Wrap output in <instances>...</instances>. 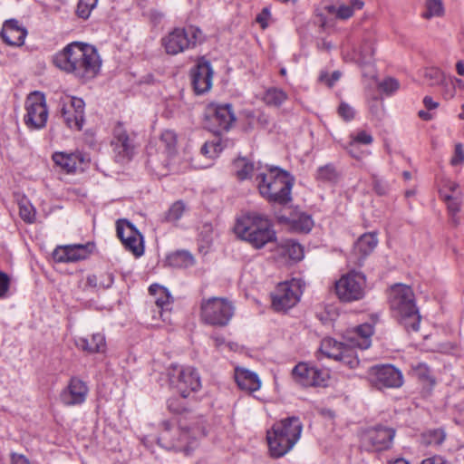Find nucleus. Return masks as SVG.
Here are the masks:
<instances>
[{
  "label": "nucleus",
  "mask_w": 464,
  "mask_h": 464,
  "mask_svg": "<svg viewBox=\"0 0 464 464\" xmlns=\"http://www.w3.org/2000/svg\"><path fill=\"white\" fill-rule=\"evenodd\" d=\"M53 63L61 71L82 82L94 79L102 67L98 50L82 42L68 44L53 56Z\"/></svg>",
  "instance_id": "obj_1"
},
{
  "label": "nucleus",
  "mask_w": 464,
  "mask_h": 464,
  "mask_svg": "<svg viewBox=\"0 0 464 464\" xmlns=\"http://www.w3.org/2000/svg\"><path fill=\"white\" fill-rule=\"evenodd\" d=\"M206 435L203 420L193 424L164 421L159 436V443L165 449L183 452L189 456Z\"/></svg>",
  "instance_id": "obj_2"
},
{
  "label": "nucleus",
  "mask_w": 464,
  "mask_h": 464,
  "mask_svg": "<svg viewBox=\"0 0 464 464\" xmlns=\"http://www.w3.org/2000/svg\"><path fill=\"white\" fill-rule=\"evenodd\" d=\"M234 232L239 238L256 249L276 239L271 220L258 212H246L238 216Z\"/></svg>",
  "instance_id": "obj_3"
},
{
  "label": "nucleus",
  "mask_w": 464,
  "mask_h": 464,
  "mask_svg": "<svg viewBox=\"0 0 464 464\" xmlns=\"http://www.w3.org/2000/svg\"><path fill=\"white\" fill-rule=\"evenodd\" d=\"M256 182L260 195L269 202L286 204L291 201L294 178L287 171L266 166L258 170Z\"/></svg>",
  "instance_id": "obj_4"
},
{
  "label": "nucleus",
  "mask_w": 464,
  "mask_h": 464,
  "mask_svg": "<svg viewBox=\"0 0 464 464\" xmlns=\"http://www.w3.org/2000/svg\"><path fill=\"white\" fill-rule=\"evenodd\" d=\"M303 424L297 417H288L276 422L266 431V440L271 457H284L293 450L301 438Z\"/></svg>",
  "instance_id": "obj_5"
},
{
  "label": "nucleus",
  "mask_w": 464,
  "mask_h": 464,
  "mask_svg": "<svg viewBox=\"0 0 464 464\" xmlns=\"http://www.w3.org/2000/svg\"><path fill=\"white\" fill-rule=\"evenodd\" d=\"M389 304L393 315L408 330L418 331L420 316L411 286L396 284L389 291Z\"/></svg>",
  "instance_id": "obj_6"
},
{
  "label": "nucleus",
  "mask_w": 464,
  "mask_h": 464,
  "mask_svg": "<svg viewBox=\"0 0 464 464\" xmlns=\"http://www.w3.org/2000/svg\"><path fill=\"white\" fill-rule=\"evenodd\" d=\"M235 314L233 303L225 297L203 298L199 306L200 320L208 325L225 327Z\"/></svg>",
  "instance_id": "obj_7"
},
{
  "label": "nucleus",
  "mask_w": 464,
  "mask_h": 464,
  "mask_svg": "<svg viewBox=\"0 0 464 464\" xmlns=\"http://www.w3.org/2000/svg\"><path fill=\"white\" fill-rule=\"evenodd\" d=\"M203 40L202 31L197 26L189 25L174 28L162 37L161 44L168 54L176 55L196 47Z\"/></svg>",
  "instance_id": "obj_8"
},
{
  "label": "nucleus",
  "mask_w": 464,
  "mask_h": 464,
  "mask_svg": "<svg viewBox=\"0 0 464 464\" xmlns=\"http://www.w3.org/2000/svg\"><path fill=\"white\" fill-rule=\"evenodd\" d=\"M168 377L170 386L183 398L201 387V381L197 370L191 366L173 364L168 369Z\"/></svg>",
  "instance_id": "obj_9"
},
{
  "label": "nucleus",
  "mask_w": 464,
  "mask_h": 464,
  "mask_svg": "<svg viewBox=\"0 0 464 464\" xmlns=\"http://www.w3.org/2000/svg\"><path fill=\"white\" fill-rule=\"evenodd\" d=\"M335 294L344 303L362 300L366 294L365 276L354 270L343 275L335 282Z\"/></svg>",
  "instance_id": "obj_10"
},
{
  "label": "nucleus",
  "mask_w": 464,
  "mask_h": 464,
  "mask_svg": "<svg viewBox=\"0 0 464 464\" xmlns=\"http://www.w3.org/2000/svg\"><path fill=\"white\" fill-rule=\"evenodd\" d=\"M304 283L298 278L280 283L271 294L272 306L277 311H286L294 307L303 295Z\"/></svg>",
  "instance_id": "obj_11"
},
{
  "label": "nucleus",
  "mask_w": 464,
  "mask_h": 464,
  "mask_svg": "<svg viewBox=\"0 0 464 464\" xmlns=\"http://www.w3.org/2000/svg\"><path fill=\"white\" fill-rule=\"evenodd\" d=\"M24 109V121L29 129L41 130L45 127L49 113L42 92H31L25 100Z\"/></svg>",
  "instance_id": "obj_12"
},
{
  "label": "nucleus",
  "mask_w": 464,
  "mask_h": 464,
  "mask_svg": "<svg viewBox=\"0 0 464 464\" xmlns=\"http://www.w3.org/2000/svg\"><path fill=\"white\" fill-rule=\"evenodd\" d=\"M319 350L325 357L341 362L350 368H355L359 364L355 350L346 341L337 342L334 338L326 337L322 340Z\"/></svg>",
  "instance_id": "obj_13"
},
{
  "label": "nucleus",
  "mask_w": 464,
  "mask_h": 464,
  "mask_svg": "<svg viewBox=\"0 0 464 464\" xmlns=\"http://www.w3.org/2000/svg\"><path fill=\"white\" fill-rule=\"evenodd\" d=\"M367 379L378 389L399 388L403 384V375L391 364L375 365L367 372Z\"/></svg>",
  "instance_id": "obj_14"
},
{
  "label": "nucleus",
  "mask_w": 464,
  "mask_h": 464,
  "mask_svg": "<svg viewBox=\"0 0 464 464\" xmlns=\"http://www.w3.org/2000/svg\"><path fill=\"white\" fill-rule=\"evenodd\" d=\"M84 107L85 103L81 98L69 95L61 98V116L70 129L82 130L84 121Z\"/></svg>",
  "instance_id": "obj_15"
},
{
  "label": "nucleus",
  "mask_w": 464,
  "mask_h": 464,
  "mask_svg": "<svg viewBox=\"0 0 464 464\" xmlns=\"http://www.w3.org/2000/svg\"><path fill=\"white\" fill-rule=\"evenodd\" d=\"M293 379L303 386L324 385L329 374L308 362H299L292 370Z\"/></svg>",
  "instance_id": "obj_16"
},
{
  "label": "nucleus",
  "mask_w": 464,
  "mask_h": 464,
  "mask_svg": "<svg viewBox=\"0 0 464 464\" xmlns=\"http://www.w3.org/2000/svg\"><path fill=\"white\" fill-rule=\"evenodd\" d=\"M116 229L117 235L126 249L130 251L137 257L143 255V237L130 222L119 220Z\"/></svg>",
  "instance_id": "obj_17"
},
{
  "label": "nucleus",
  "mask_w": 464,
  "mask_h": 464,
  "mask_svg": "<svg viewBox=\"0 0 464 464\" xmlns=\"http://www.w3.org/2000/svg\"><path fill=\"white\" fill-rule=\"evenodd\" d=\"M111 147L115 160L121 163L129 161L134 154L133 140L121 123H118L113 129Z\"/></svg>",
  "instance_id": "obj_18"
},
{
  "label": "nucleus",
  "mask_w": 464,
  "mask_h": 464,
  "mask_svg": "<svg viewBox=\"0 0 464 464\" xmlns=\"http://www.w3.org/2000/svg\"><path fill=\"white\" fill-rule=\"evenodd\" d=\"M395 430L386 427L368 429L362 435V443L368 450H383L392 445Z\"/></svg>",
  "instance_id": "obj_19"
},
{
  "label": "nucleus",
  "mask_w": 464,
  "mask_h": 464,
  "mask_svg": "<svg viewBox=\"0 0 464 464\" xmlns=\"http://www.w3.org/2000/svg\"><path fill=\"white\" fill-rule=\"evenodd\" d=\"M210 121L213 123L212 131L220 133L228 130L236 121V116L231 104H213L208 107Z\"/></svg>",
  "instance_id": "obj_20"
},
{
  "label": "nucleus",
  "mask_w": 464,
  "mask_h": 464,
  "mask_svg": "<svg viewBox=\"0 0 464 464\" xmlns=\"http://www.w3.org/2000/svg\"><path fill=\"white\" fill-rule=\"evenodd\" d=\"M89 389L84 382L77 377H72L67 387L61 392L60 399L66 406L80 405L85 401Z\"/></svg>",
  "instance_id": "obj_21"
},
{
  "label": "nucleus",
  "mask_w": 464,
  "mask_h": 464,
  "mask_svg": "<svg viewBox=\"0 0 464 464\" xmlns=\"http://www.w3.org/2000/svg\"><path fill=\"white\" fill-rule=\"evenodd\" d=\"M373 332L372 324L368 323L362 324L347 330L344 340L353 350H355V347L365 350L372 344Z\"/></svg>",
  "instance_id": "obj_22"
},
{
  "label": "nucleus",
  "mask_w": 464,
  "mask_h": 464,
  "mask_svg": "<svg viewBox=\"0 0 464 464\" xmlns=\"http://www.w3.org/2000/svg\"><path fill=\"white\" fill-rule=\"evenodd\" d=\"M192 84L198 94L204 93L212 86L213 70L210 63L200 60L191 72Z\"/></svg>",
  "instance_id": "obj_23"
},
{
  "label": "nucleus",
  "mask_w": 464,
  "mask_h": 464,
  "mask_svg": "<svg viewBox=\"0 0 464 464\" xmlns=\"http://www.w3.org/2000/svg\"><path fill=\"white\" fill-rule=\"evenodd\" d=\"M90 254L91 246L89 244L68 245L55 248L53 258L59 263H70L86 259Z\"/></svg>",
  "instance_id": "obj_24"
},
{
  "label": "nucleus",
  "mask_w": 464,
  "mask_h": 464,
  "mask_svg": "<svg viewBox=\"0 0 464 464\" xmlns=\"http://www.w3.org/2000/svg\"><path fill=\"white\" fill-rule=\"evenodd\" d=\"M2 39L9 45H22L26 36V30L14 19L5 21L1 31Z\"/></svg>",
  "instance_id": "obj_25"
},
{
  "label": "nucleus",
  "mask_w": 464,
  "mask_h": 464,
  "mask_svg": "<svg viewBox=\"0 0 464 464\" xmlns=\"http://www.w3.org/2000/svg\"><path fill=\"white\" fill-rule=\"evenodd\" d=\"M235 381L241 390L248 392L258 391L261 387V381L258 375L242 367L235 369Z\"/></svg>",
  "instance_id": "obj_26"
},
{
  "label": "nucleus",
  "mask_w": 464,
  "mask_h": 464,
  "mask_svg": "<svg viewBox=\"0 0 464 464\" xmlns=\"http://www.w3.org/2000/svg\"><path fill=\"white\" fill-rule=\"evenodd\" d=\"M149 292L155 298V304L160 308V314L164 322L169 321L168 312L172 303V297L169 291L157 284L151 285L149 288Z\"/></svg>",
  "instance_id": "obj_27"
},
{
  "label": "nucleus",
  "mask_w": 464,
  "mask_h": 464,
  "mask_svg": "<svg viewBox=\"0 0 464 464\" xmlns=\"http://www.w3.org/2000/svg\"><path fill=\"white\" fill-rule=\"evenodd\" d=\"M53 160L67 173L75 172L83 162V157L81 153H67L58 151L53 153Z\"/></svg>",
  "instance_id": "obj_28"
},
{
  "label": "nucleus",
  "mask_w": 464,
  "mask_h": 464,
  "mask_svg": "<svg viewBox=\"0 0 464 464\" xmlns=\"http://www.w3.org/2000/svg\"><path fill=\"white\" fill-rule=\"evenodd\" d=\"M78 348L88 353H102L105 350V337L102 334H94L90 338L79 337L75 341Z\"/></svg>",
  "instance_id": "obj_29"
},
{
  "label": "nucleus",
  "mask_w": 464,
  "mask_h": 464,
  "mask_svg": "<svg viewBox=\"0 0 464 464\" xmlns=\"http://www.w3.org/2000/svg\"><path fill=\"white\" fill-rule=\"evenodd\" d=\"M262 169V167H255V165L246 158H238L233 162V170L237 179L241 180L252 178L255 173L256 175L258 170Z\"/></svg>",
  "instance_id": "obj_30"
},
{
  "label": "nucleus",
  "mask_w": 464,
  "mask_h": 464,
  "mask_svg": "<svg viewBox=\"0 0 464 464\" xmlns=\"http://www.w3.org/2000/svg\"><path fill=\"white\" fill-rule=\"evenodd\" d=\"M377 244L378 239L375 233H365L361 236L354 245L355 253H359L361 255L359 261L371 254L376 247Z\"/></svg>",
  "instance_id": "obj_31"
},
{
  "label": "nucleus",
  "mask_w": 464,
  "mask_h": 464,
  "mask_svg": "<svg viewBox=\"0 0 464 464\" xmlns=\"http://www.w3.org/2000/svg\"><path fill=\"white\" fill-rule=\"evenodd\" d=\"M373 141L372 134L366 130H359L354 134H351V140L345 147L348 153L356 160H361V156L354 152V147L357 144L370 145Z\"/></svg>",
  "instance_id": "obj_32"
},
{
  "label": "nucleus",
  "mask_w": 464,
  "mask_h": 464,
  "mask_svg": "<svg viewBox=\"0 0 464 464\" xmlns=\"http://www.w3.org/2000/svg\"><path fill=\"white\" fill-rule=\"evenodd\" d=\"M177 145V136L174 131L166 130H164L158 141L159 149L161 153L169 157L174 154Z\"/></svg>",
  "instance_id": "obj_33"
},
{
  "label": "nucleus",
  "mask_w": 464,
  "mask_h": 464,
  "mask_svg": "<svg viewBox=\"0 0 464 464\" xmlns=\"http://www.w3.org/2000/svg\"><path fill=\"white\" fill-rule=\"evenodd\" d=\"M374 46L372 42H364L359 50L355 51L353 59L359 64H370L374 55Z\"/></svg>",
  "instance_id": "obj_34"
},
{
  "label": "nucleus",
  "mask_w": 464,
  "mask_h": 464,
  "mask_svg": "<svg viewBox=\"0 0 464 464\" xmlns=\"http://www.w3.org/2000/svg\"><path fill=\"white\" fill-rule=\"evenodd\" d=\"M287 99V94L279 88H269L264 94V102L269 106L279 107Z\"/></svg>",
  "instance_id": "obj_35"
},
{
  "label": "nucleus",
  "mask_w": 464,
  "mask_h": 464,
  "mask_svg": "<svg viewBox=\"0 0 464 464\" xmlns=\"http://www.w3.org/2000/svg\"><path fill=\"white\" fill-rule=\"evenodd\" d=\"M422 77L424 82L430 86L439 85L444 82V73L438 67H426L422 70Z\"/></svg>",
  "instance_id": "obj_36"
},
{
  "label": "nucleus",
  "mask_w": 464,
  "mask_h": 464,
  "mask_svg": "<svg viewBox=\"0 0 464 464\" xmlns=\"http://www.w3.org/2000/svg\"><path fill=\"white\" fill-rule=\"evenodd\" d=\"M364 5L362 0H351L349 5H341L336 10V18L341 20H347L353 15L355 10L362 9Z\"/></svg>",
  "instance_id": "obj_37"
},
{
  "label": "nucleus",
  "mask_w": 464,
  "mask_h": 464,
  "mask_svg": "<svg viewBox=\"0 0 464 464\" xmlns=\"http://www.w3.org/2000/svg\"><path fill=\"white\" fill-rule=\"evenodd\" d=\"M425 12L421 14L424 19L440 17L445 12L442 0H425Z\"/></svg>",
  "instance_id": "obj_38"
},
{
  "label": "nucleus",
  "mask_w": 464,
  "mask_h": 464,
  "mask_svg": "<svg viewBox=\"0 0 464 464\" xmlns=\"http://www.w3.org/2000/svg\"><path fill=\"white\" fill-rule=\"evenodd\" d=\"M441 198L446 202L447 208L452 215L457 214L460 210L461 198L459 194H450L444 189L441 191Z\"/></svg>",
  "instance_id": "obj_39"
},
{
  "label": "nucleus",
  "mask_w": 464,
  "mask_h": 464,
  "mask_svg": "<svg viewBox=\"0 0 464 464\" xmlns=\"http://www.w3.org/2000/svg\"><path fill=\"white\" fill-rule=\"evenodd\" d=\"M285 254L295 261H299L304 257V249L300 244L293 240H287L284 244Z\"/></svg>",
  "instance_id": "obj_40"
},
{
  "label": "nucleus",
  "mask_w": 464,
  "mask_h": 464,
  "mask_svg": "<svg viewBox=\"0 0 464 464\" xmlns=\"http://www.w3.org/2000/svg\"><path fill=\"white\" fill-rule=\"evenodd\" d=\"M223 150L219 139H215L211 141H207L201 148V153L209 159L217 157Z\"/></svg>",
  "instance_id": "obj_41"
},
{
  "label": "nucleus",
  "mask_w": 464,
  "mask_h": 464,
  "mask_svg": "<svg viewBox=\"0 0 464 464\" xmlns=\"http://www.w3.org/2000/svg\"><path fill=\"white\" fill-rule=\"evenodd\" d=\"M186 210L185 204L182 201L173 203L166 213L165 219L168 222H177Z\"/></svg>",
  "instance_id": "obj_42"
},
{
  "label": "nucleus",
  "mask_w": 464,
  "mask_h": 464,
  "mask_svg": "<svg viewBox=\"0 0 464 464\" xmlns=\"http://www.w3.org/2000/svg\"><path fill=\"white\" fill-rule=\"evenodd\" d=\"M19 214L21 218L26 223L32 224L35 220V209L34 206L27 201H22L19 204Z\"/></svg>",
  "instance_id": "obj_43"
},
{
  "label": "nucleus",
  "mask_w": 464,
  "mask_h": 464,
  "mask_svg": "<svg viewBox=\"0 0 464 464\" xmlns=\"http://www.w3.org/2000/svg\"><path fill=\"white\" fill-rule=\"evenodd\" d=\"M169 261L174 266H190L193 264V256L187 251H179L170 256Z\"/></svg>",
  "instance_id": "obj_44"
},
{
  "label": "nucleus",
  "mask_w": 464,
  "mask_h": 464,
  "mask_svg": "<svg viewBox=\"0 0 464 464\" xmlns=\"http://www.w3.org/2000/svg\"><path fill=\"white\" fill-rule=\"evenodd\" d=\"M98 0H79L76 13L81 18L86 19L96 7Z\"/></svg>",
  "instance_id": "obj_45"
},
{
  "label": "nucleus",
  "mask_w": 464,
  "mask_h": 464,
  "mask_svg": "<svg viewBox=\"0 0 464 464\" xmlns=\"http://www.w3.org/2000/svg\"><path fill=\"white\" fill-rule=\"evenodd\" d=\"M337 177V171L335 168L331 164L323 166L317 170V179L323 181H335Z\"/></svg>",
  "instance_id": "obj_46"
},
{
  "label": "nucleus",
  "mask_w": 464,
  "mask_h": 464,
  "mask_svg": "<svg viewBox=\"0 0 464 464\" xmlns=\"http://www.w3.org/2000/svg\"><path fill=\"white\" fill-rule=\"evenodd\" d=\"M415 373L420 380L427 382L430 387L435 385V379L431 376L430 370L425 363H419L415 368Z\"/></svg>",
  "instance_id": "obj_47"
},
{
  "label": "nucleus",
  "mask_w": 464,
  "mask_h": 464,
  "mask_svg": "<svg viewBox=\"0 0 464 464\" xmlns=\"http://www.w3.org/2000/svg\"><path fill=\"white\" fill-rule=\"evenodd\" d=\"M445 433L442 430H433L428 431L424 435V439L427 444L440 445L445 440Z\"/></svg>",
  "instance_id": "obj_48"
},
{
  "label": "nucleus",
  "mask_w": 464,
  "mask_h": 464,
  "mask_svg": "<svg viewBox=\"0 0 464 464\" xmlns=\"http://www.w3.org/2000/svg\"><path fill=\"white\" fill-rule=\"evenodd\" d=\"M378 86L383 92L392 94L399 89L400 83L394 78H387L381 82Z\"/></svg>",
  "instance_id": "obj_49"
},
{
  "label": "nucleus",
  "mask_w": 464,
  "mask_h": 464,
  "mask_svg": "<svg viewBox=\"0 0 464 464\" xmlns=\"http://www.w3.org/2000/svg\"><path fill=\"white\" fill-rule=\"evenodd\" d=\"M295 223V228L305 233L309 232L314 225L313 219L307 215H301Z\"/></svg>",
  "instance_id": "obj_50"
},
{
  "label": "nucleus",
  "mask_w": 464,
  "mask_h": 464,
  "mask_svg": "<svg viewBox=\"0 0 464 464\" xmlns=\"http://www.w3.org/2000/svg\"><path fill=\"white\" fill-rule=\"evenodd\" d=\"M464 162V149L461 143H457L455 145L454 154L450 160V164L452 166H459Z\"/></svg>",
  "instance_id": "obj_51"
},
{
  "label": "nucleus",
  "mask_w": 464,
  "mask_h": 464,
  "mask_svg": "<svg viewBox=\"0 0 464 464\" xmlns=\"http://www.w3.org/2000/svg\"><path fill=\"white\" fill-rule=\"evenodd\" d=\"M339 115L345 121H351L354 118V110L347 103L342 102L338 108Z\"/></svg>",
  "instance_id": "obj_52"
},
{
  "label": "nucleus",
  "mask_w": 464,
  "mask_h": 464,
  "mask_svg": "<svg viewBox=\"0 0 464 464\" xmlns=\"http://www.w3.org/2000/svg\"><path fill=\"white\" fill-rule=\"evenodd\" d=\"M459 185L452 180L450 179H443L441 182V187L440 188V197L441 198V191L445 189V191H448L450 194L457 195L459 194L458 191Z\"/></svg>",
  "instance_id": "obj_53"
},
{
  "label": "nucleus",
  "mask_w": 464,
  "mask_h": 464,
  "mask_svg": "<svg viewBox=\"0 0 464 464\" xmlns=\"http://www.w3.org/2000/svg\"><path fill=\"white\" fill-rule=\"evenodd\" d=\"M9 286V276L4 272H0V298H4L7 295Z\"/></svg>",
  "instance_id": "obj_54"
},
{
  "label": "nucleus",
  "mask_w": 464,
  "mask_h": 464,
  "mask_svg": "<svg viewBox=\"0 0 464 464\" xmlns=\"http://www.w3.org/2000/svg\"><path fill=\"white\" fill-rule=\"evenodd\" d=\"M99 278L95 275H89L85 278L83 289L85 290H98L100 289Z\"/></svg>",
  "instance_id": "obj_55"
},
{
  "label": "nucleus",
  "mask_w": 464,
  "mask_h": 464,
  "mask_svg": "<svg viewBox=\"0 0 464 464\" xmlns=\"http://www.w3.org/2000/svg\"><path fill=\"white\" fill-rule=\"evenodd\" d=\"M270 15V10L266 7L261 11L260 14H257L256 21L261 25L263 29H265L268 26V20Z\"/></svg>",
  "instance_id": "obj_56"
},
{
  "label": "nucleus",
  "mask_w": 464,
  "mask_h": 464,
  "mask_svg": "<svg viewBox=\"0 0 464 464\" xmlns=\"http://www.w3.org/2000/svg\"><path fill=\"white\" fill-rule=\"evenodd\" d=\"M443 85V92L442 94L446 100H450L455 97L456 95V90L452 88L450 85V80L446 81L444 79V82L441 83Z\"/></svg>",
  "instance_id": "obj_57"
},
{
  "label": "nucleus",
  "mask_w": 464,
  "mask_h": 464,
  "mask_svg": "<svg viewBox=\"0 0 464 464\" xmlns=\"http://www.w3.org/2000/svg\"><path fill=\"white\" fill-rule=\"evenodd\" d=\"M340 78L341 72L338 71L334 72L330 78L326 74H321L320 76V80L326 82L329 87L333 86Z\"/></svg>",
  "instance_id": "obj_58"
},
{
  "label": "nucleus",
  "mask_w": 464,
  "mask_h": 464,
  "mask_svg": "<svg viewBox=\"0 0 464 464\" xmlns=\"http://www.w3.org/2000/svg\"><path fill=\"white\" fill-rule=\"evenodd\" d=\"M99 283L100 288H109L113 283V276L111 274L102 275Z\"/></svg>",
  "instance_id": "obj_59"
},
{
  "label": "nucleus",
  "mask_w": 464,
  "mask_h": 464,
  "mask_svg": "<svg viewBox=\"0 0 464 464\" xmlns=\"http://www.w3.org/2000/svg\"><path fill=\"white\" fill-rule=\"evenodd\" d=\"M423 103H424V106L426 107L427 110H434L436 108H438L439 106V103L435 101H433V99L430 96H425L424 99H423Z\"/></svg>",
  "instance_id": "obj_60"
},
{
  "label": "nucleus",
  "mask_w": 464,
  "mask_h": 464,
  "mask_svg": "<svg viewBox=\"0 0 464 464\" xmlns=\"http://www.w3.org/2000/svg\"><path fill=\"white\" fill-rule=\"evenodd\" d=\"M450 85L453 89L464 90V82L457 77H450Z\"/></svg>",
  "instance_id": "obj_61"
},
{
  "label": "nucleus",
  "mask_w": 464,
  "mask_h": 464,
  "mask_svg": "<svg viewBox=\"0 0 464 464\" xmlns=\"http://www.w3.org/2000/svg\"><path fill=\"white\" fill-rule=\"evenodd\" d=\"M12 464H30V462L24 455L13 454Z\"/></svg>",
  "instance_id": "obj_62"
},
{
  "label": "nucleus",
  "mask_w": 464,
  "mask_h": 464,
  "mask_svg": "<svg viewBox=\"0 0 464 464\" xmlns=\"http://www.w3.org/2000/svg\"><path fill=\"white\" fill-rule=\"evenodd\" d=\"M457 73L460 76H464V61L459 60L456 63Z\"/></svg>",
  "instance_id": "obj_63"
},
{
  "label": "nucleus",
  "mask_w": 464,
  "mask_h": 464,
  "mask_svg": "<svg viewBox=\"0 0 464 464\" xmlns=\"http://www.w3.org/2000/svg\"><path fill=\"white\" fill-rule=\"evenodd\" d=\"M421 464H443L441 459L430 458L422 460Z\"/></svg>",
  "instance_id": "obj_64"
}]
</instances>
